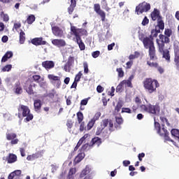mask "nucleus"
I'll return each mask as SVG.
<instances>
[{"label": "nucleus", "instance_id": "14", "mask_svg": "<svg viewBox=\"0 0 179 179\" xmlns=\"http://www.w3.org/2000/svg\"><path fill=\"white\" fill-rule=\"evenodd\" d=\"M162 131L163 132L159 134L160 136H164L165 141H169V142H172V143L175 146H177V145L176 144V142H174V141H173L171 138H170V137H169V131H167V129H166L164 127H162Z\"/></svg>", "mask_w": 179, "mask_h": 179}, {"label": "nucleus", "instance_id": "10", "mask_svg": "<svg viewBox=\"0 0 179 179\" xmlns=\"http://www.w3.org/2000/svg\"><path fill=\"white\" fill-rule=\"evenodd\" d=\"M37 86L34 83L31 81H27L24 86V90H26L28 94H34V90Z\"/></svg>", "mask_w": 179, "mask_h": 179}, {"label": "nucleus", "instance_id": "21", "mask_svg": "<svg viewBox=\"0 0 179 179\" xmlns=\"http://www.w3.org/2000/svg\"><path fill=\"white\" fill-rule=\"evenodd\" d=\"M20 174H22L21 170H15L9 174L8 179L19 178Z\"/></svg>", "mask_w": 179, "mask_h": 179}, {"label": "nucleus", "instance_id": "27", "mask_svg": "<svg viewBox=\"0 0 179 179\" xmlns=\"http://www.w3.org/2000/svg\"><path fill=\"white\" fill-rule=\"evenodd\" d=\"M83 159H85V153L81 152L79 153L75 158L74 159V163L76 164H78V163H80L81 161L83 160Z\"/></svg>", "mask_w": 179, "mask_h": 179}, {"label": "nucleus", "instance_id": "15", "mask_svg": "<svg viewBox=\"0 0 179 179\" xmlns=\"http://www.w3.org/2000/svg\"><path fill=\"white\" fill-rule=\"evenodd\" d=\"M52 44L56 45V47H65L66 42L64 39H53L52 40Z\"/></svg>", "mask_w": 179, "mask_h": 179}, {"label": "nucleus", "instance_id": "49", "mask_svg": "<svg viewBox=\"0 0 179 179\" xmlns=\"http://www.w3.org/2000/svg\"><path fill=\"white\" fill-rule=\"evenodd\" d=\"M83 74L82 73V71H80L75 77L74 81L75 82H79L80 80V78H82V76Z\"/></svg>", "mask_w": 179, "mask_h": 179}, {"label": "nucleus", "instance_id": "1", "mask_svg": "<svg viewBox=\"0 0 179 179\" xmlns=\"http://www.w3.org/2000/svg\"><path fill=\"white\" fill-rule=\"evenodd\" d=\"M101 128L97 129L96 135H101L103 138H108L109 135L114 131V123L111 120L105 119L101 122Z\"/></svg>", "mask_w": 179, "mask_h": 179}, {"label": "nucleus", "instance_id": "30", "mask_svg": "<svg viewBox=\"0 0 179 179\" xmlns=\"http://www.w3.org/2000/svg\"><path fill=\"white\" fill-rule=\"evenodd\" d=\"M26 34L24 31H22L20 32V44H24V41H26Z\"/></svg>", "mask_w": 179, "mask_h": 179}, {"label": "nucleus", "instance_id": "52", "mask_svg": "<svg viewBox=\"0 0 179 179\" xmlns=\"http://www.w3.org/2000/svg\"><path fill=\"white\" fill-rule=\"evenodd\" d=\"M172 34H173V31H171V29H166L164 31V34L167 37H170Z\"/></svg>", "mask_w": 179, "mask_h": 179}, {"label": "nucleus", "instance_id": "16", "mask_svg": "<svg viewBox=\"0 0 179 179\" xmlns=\"http://www.w3.org/2000/svg\"><path fill=\"white\" fill-rule=\"evenodd\" d=\"M174 51H175V59L176 65L179 66V43H176L174 45Z\"/></svg>", "mask_w": 179, "mask_h": 179}, {"label": "nucleus", "instance_id": "56", "mask_svg": "<svg viewBox=\"0 0 179 179\" xmlns=\"http://www.w3.org/2000/svg\"><path fill=\"white\" fill-rule=\"evenodd\" d=\"M122 113H127L128 114H131L132 110L129 108H122Z\"/></svg>", "mask_w": 179, "mask_h": 179}, {"label": "nucleus", "instance_id": "35", "mask_svg": "<svg viewBox=\"0 0 179 179\" xmlns=\"http://www.w3.org/2000/svg\"><path fill=\"white\" fill-rule=\"evenodd\" d=\"M169 37V36H166L163 34L159 35V38H160L161 41L166 43H170V38Z\"/></svg>", "mask_w": 179, "mask_h": 179}, {"label": "nucleus", "instance_id": "55", "mask_svg": "<svg viewBox=\"0 0 179 179\" xmlns=\"http://www.w3.org/2000/svg\"><path fill=\"white\" fill-rule=\"evenodd\" d=\"M94 10L96 11V13L100 12L101 10V9L100 8V4L99 3L94 4Z\"/></svg>", "mask_w": 179, "mask_h": 179}, {"label": "nucleus", "instance_id": "39", "mask_svg": "<svg viewBox=\"0 0 179 179\" xmlns=\"http://www.w3.org/2000/svg\"><path fill=\"white\" fill-rule=\"evenodd\" d=\"M32 78L34 82H36V83H38L41 80H43V77H41L39 75H34Z\"/></svg>", "mask_w": 179, "mask_h": 179}, {"label": "nucleus", "instance_id": "26", "mask_svg": "<svg viewBox=\"0 0 179 179\" xmlns=\"http://www.w3.org/2000/svg\"><path fill=\"white\" fill-rule=\"evenodd\" d=\"M17 160V157L14 154H9L8 157H7V162L8 164L15 163Z\"/></svg>", "mask_w": 179, "mask_h": 179}, {"label": "nucleus", "instance_id": "61", "mask_svg": "<svg viewBox=\"0 0 179 179\" xmlns=\"http://www.w3.org/2000/svg\"><path fill=\"white\" fill-rule=\"evenodd\" d=\"M85 129H86V126L85 125V122H81L80 126V131L81 132H83V131Z\"/></svg>", "mask_w": 179, "mask_h": 179}, {"label": "nucleus", "instance_id": "4", "mask_svg": "<svg viewBox=\"0 0 179 179\" xmlns=\"http://www.w3.org/2000/svg\"><path fill=\"white\" fill-rule=\"evenodd\" d=\"M146 101L147 105L143 104L140 106V108L142 111H145V113H149V114H152L153 115H156L157 113L160 111V109L157 106H153L149 103L148 99H144Z\"/></svg>", "mask_w": 179, "mask_h": 179}, {"label": "nucleus", "instance_id": "25", "mask_svg": "<svg viewBox=\"0 0 179 179\" xmlns=\"http://www.w3.org/2000/svg\"><path fill=\"white\" fill-rule=\"evenodd\" d=\"M13 57V52L12 51L7 52L1 59V62H6L8 59Z\"/></svg>", "mask_w": 179, "mask_h": 179}, {"label": "nucleus", "instance_id": "7", "mask_svg": "<svg viewBox=\"0 0 179 179\" xmlns=\"http://www.w3.org/2000/svg\"><path fill=\"white\" fill-rule=\"evenodd\" d=\"M150 10V3L143 1L136 7V13L141 15L145 12Z\"/></svg>", "mask_w": 179, "mask_h": 179}, {"label": "nucleus", "instance_id": "20", "mask_svg": "<svg viewBox=\"0 0 179 179\" xmlns=\"http://www.w3.org/2000/svg\"><path fill=\"white\" fill-rule=\"evenodd\" d=\"M89 138H90V135L89 134H85L83 136V137H82L79 141L78 142L76 146L74 148V150H78V149L79 148V147L80 146V145H82V143H83V142H85V141H86V139H89Z\"/></svg>", "mask_w": 179, "mask_h": 179}, {"label": "nucleus", "instance_id": "29", "mask_svg": "<svg viewBox=\"0 0 179 179\" xmlns=\"http://www.w3.org/2000/svg\"><path fill=\"white\" fill-rule=\"evenodd\" d=\"M16 136L17 135L15 133L7 132L6 134L7 141H12L13 139H16Z\"/></svg>", "mask_w": 179, "mask_h": 179}, {"label": "nucleus", "instance_id": "50", "mask_svg": "<svg viewBox=\"0 0 179 179\" xmlns=\"http://www.w3.org/2000/svg\"><path fill=\"white\" fill-rule=\"evenodd\" d=\"M101 116V113L100 112H97L96 113H95V115H94L92 120H93L96 122V121H97Z\"/></svg>", "mask_w": 179, "mask_h": 179}, {"label": "nucleus", "instance_id": "38", "mask_svg": "<svg viewBox=\"0 0 179 179\" xmlns=\"http://www.w3.org/2000/svg\"><path fill=\"white\" fill-rule=\"evenodd\" d=\"M155 129L157 132V134H159V135H160V134H162V128L160 127V123L157 122H155Z\"/></svg>", "mask_w": 179, "mask_h": 179}, {"label": "nucleus", "instance_id": "57", "mask_svg": "<svg viewBox=\"0 0 179 179\" xmlns=\"http://www.w3.org/2000/svg\"><path fill=\"white\" fill-rule=\"evenodd\" d=\"M142 25L143 26H146V24H149V19H148V17H145L142 21Z\"/></svg>", "mask_w": 179, "mask_h": 179}, {"label": "nucleus", "instance_id": "40", "mask_svg": "<svg viewBox=\"0 0 179 179\" xmlns=\"http://www.w3.org/2000/svg\"><path fill=\"white\" fill-rule=\"evenodd\" d=\"M94 124H96V122L94 120L91 119V120L87 124V129H88V131H90V129H92V128H93V127L94 126Z\"/></svg>", "mask_w": 179, "mask_h": 179}, {"label": "nucleus", "instance_id": "41", "mask_svg": "<svg viewBox=\"0 0 179 179\" xmlns=\"http://www.w3.org/2000/svg\"><path fill=\"white\" fill-rule=\"evenodd\" d=\"M157 43L158 44L159 50L160 52H162L163 48L164 47V43L162 41L157 40Z\"/></svg>", "mask_w": 179, "mask_h": 179}, {"label": "nucleus", "instance_id": "31", "mask_svg": "<svg viewBox=\"0 0 179 179\" xmlns=\"http://www.w3.org/2000/svg\"><path fill=\"white\" fill-rule=\"evenodd\" d=\"M38 157H40V153L37 152V153L33 154L31 155H29L27 157V160H28V161H33V160H34L36 159H38Z\"/></svg>", "mask_w": 179, "mask_h": 179}, {"label": "nucleus", "instance_id": "36", "mask_svg": "<svg viewBox=\"0 0 179 179\" xmlns=\"http://www.w3.org/2000/svg\"><path fill=\"white\" fill-rule=\"evenodd\" d=\"M141 55V53H139V52H134V54L133 55H130L129 56V59H130V61H132V59H136V58H139Z\"/></svg>", "mask_w": 179, "mask_h": 179}, {"label": "nucleus", "instance_id": "47", "mask_svg": "<svg viewBox=\"0 0 179 179\" xmlns=\"http://www.w3.org/2000/svg\"><path fill=\"white\" fill-rule=\"evenodd\" d=\"M119 78H124V71L121 68L116 69Z\"/></svg>", "mask_w": 179, "mask_h": 179}, {"label": "nucleus", "instance_id": "63", "mask_svg": "<svg viewBox=\"0 0 179 179\" xmlns=\"http://www.w3.org/2000/svg\"><path fill=\"white\" fill-rule=\"evenodd\" d=\"M66 125L68 127V128H72L73 125V123L72 122V120H67V123H66Z\"/></svg>", "mask_w": 179, "mask_h": 179}, {"label": "nucleus", "instance_id": "18", "mask_svg": "<svg viewBox=\"0 0 179 179\" xmlns=\"http://www.w3.org/2000/svg\"><path fill=\"white\" fill-rule=\"evenodd\" d=\"M42 66L48 71V69H52L55 66V63L53 61H45L42 62Z\"/></svg>", "mask_w": 179, "mask_h": 179}, {"label": "nucleus", "instance_id": "37", "mask_svg": "<svg viewBox=\"0 0 179 179\" xmlns=\"http://www.w3.org/2000/svg\"><path fill=\"white\" fill-rule=\"evenodd\" d=\"M160 120L162 122V128H164V125H167V127H170V123L169 122V120L166 117H161Z\"/></svg>", "mask_w": 179, "mask_h": 179}, {"label": "nucleus", "instance_id": "53", "mask_svg": "<svg viewBox=\"0 0 179 179\" xmlns=\"http://www.w3.org/2000/svg\"><path fill=\"white\" fill-rule=\"evenodd\" d=\"M84 66V73H89V65L87 64V62H85L83 63Z\"/></svg>", "mask_w": 179, "mask_h": 179}, {"label": "nucleus", "instance_id": "42", "mask_svg": "<svg viewBox=\"0 0 179 179\" xmlns=\"http://www.w3.org/2000/svg\"><path fill=\"white\" fill-rule=\"evenodd\" d=\"M122 85H125L126 86H127V87H132V83L129 80H124L122 82Z\"/></svg>", "mask_w": 179, "mask_h": 179}, {"label": "nucleus", "instance_id": "6", "mask_svg": "<svg viewBox=\"0 0 179 179\" xmlns=\"http://www.w3.org/2000/svg\"><path fill=\"white\" fill-rule=\"evenodd\" d=\"M99 145H101V139L99 137H95L92 139L90 143H85L84 145L82 147V150H89L93 148V146H98Z\"/></svg>", "mask_w": 179, "mask_h": 179}, {"label": "nucleus", "instance_id": "5", "mask_svg": "<svg viewBox=\"0 0 179 179\" xmlns=\"http://www.w3.org/2000/svg\"><path fill=\"white\" fill-rule=\"evenodd\" d=\"M19 111H22L23 117H27L24 119L25 122H29L33 120V115L30 113V109L27 106L20 105Z\"/></svg>", "mask_w": 179, "mask_h": 179}, {"label": "nucleus", "instance_id": "19", "mask_svg": "<svg viewBox=\"0 0 179 179\" xmlns=\"http://www.w3.org/2000/svg\"><path fill=\"white\" fill-rule=\"evenodd\" d=\"M151 17L152 20H159V19H162V16H160V11L159 10L155 8L154 11L151 13Z\"/></svg>", "mask_w": 179, "mask_h": 179}, {"label": "nucleus", "instance_id": "64", "mask_svg": "<svg viewBox=\"0 0 179 179\" xmlns=\"http://www.w3.org/2000/svg\"><path fill=\"white\" fill-rule=\"evenodd\" d=\"M8 40H9V38L8 37V36H3L1 38L2 43H8Z\"/></svg>", "mask_w": 179, "mask_h": 179}, {"label": "nucleus", "instance_id": "45", "mask_svg": "<svg viewBox=\"0 0 179 179\" xmlns=\"http://www.w3.org/2000/svg\"><path fill=\"white\" fill-rule=\"evenodd\" d=\"M96 13L99 15V16H101L102 22H104L106 20V13H104V11L101 10Z\"/></svg>", "mask_w": 179, "mask_h": 179}, {"label": "nucleus", "instance_id": "34", "mask_svg": "<svg viewBox=\"0 0 179 179\" xmlns=\"http://www.w3.org/2000/svg\"><path fill=\"white\" fill-rule=\"evenodd\" d=\"M163 58H164L167 62H170V52L168 50H164Z\"/></svg>", "mask_w": 179, "mask_h": 179}, {"label": "nucleus", "instance_id": "11", "mask_svg": "<svg viewBox=\"0 0 179 179\" xmlns=\"http://www.w3.org/2000/svg\"><path fill=\"white\" fill-rule=\"evenodd\" d=\"M90 171H92V169L89 166H87L80 174V178H83L85 177L83 179H92L93 177L92 176Z\"/></svg>", "mask_w": 179, "mask_h": 179}, {"label": "nucleus", "instance_id": "3", "mask_svg": "<svg viewBox=\"0 0 179 179\" xmlns=\"http://www.w3.org/2000/svg\"><path fill=\"white\" fill-rule=\"evenodd\" d=\"M143 86L145 90H148V93H153L156 92V89L160 86L159 82L153 78H146L143 81Z\"/></svg>", "mask_w": 179, "mask_h": 179}, {"label": "nucleus", "instance_id": "43", "mask_svg": "<svg viewBox=\"0 0 179 179\" xmlns=\"http://www.w3.org/2000/svg\"><path fill=\"white\" fill-rule=\"evenodd\" d=\"M122 108V101H119L117 103V106H116L115 110V111H117L118 113L121 110Z\"/></svg>", "mask_w": 179, "mask_h": 179}, {"label": "nucleus", "instance_id": "12", "mask_svg": "<svg viewBox=\"0 0 179 179\" xmlns=\"http://www.w3.org/2000/svg\"><path fill=\"white\" fill-rule=\"evenodd\" d=\"M52 31L56 37H62L64 36V31L58 27H52Z\"/></svg>", "mask_w": 179, "mask_h": 179}, {"label": "nucleus", "instance_id": "2", "mask_svg": "<svg viewBox=\"0 0 179 179\" xmlns=\"http://www.w3.org/2000/svg\"><path fill=\"white\" fill-rule=\"evenodd\" d=\"M143 43L144 48L147 50L149 49V55L150 59L155 61L157 58L156 57V49L155 48V43H153V38L145 37L143 39Z\"/></svg>", "mask_w": 179, "mask_h": 179}, {"label": "nucleus", "instance_id": "32", "mask_svg": "<svg viewBox=\"0 0 179 179\" xmlns=\"http://www.w3.org/2000/svg\"><path fill=\"white\" fill-rule=\"evenodd\" d=\"M160 30H164V22L162 18H159L157 20V27Z\"/></svg>", "mask_w": 179, "mask_h": 179}, {"label": "nucleus", "instance_id": "51", "mask_svg": "<svg viewBox=\"0 0 179 179\" xmlns=\"http://www.w3.org/2000/svg\"><path fill=\"white\" fill-rule=\"evenodd\" d=\"M10 69H12V66L10 64H8L2 69V71L3 72H9Z\"/></svg>", "mask_w": 179, "mask_h": 179}, {"label": "nucleus", "instance_id": "54", "mask_svg": "<svg viewBox=\"0 0 179 179\" xmlns=\"http://www.w3.org/2000/svg\"><path fill=\"white\" fill-rule=\"evenodd\" d=\"M1 17H3L4 22L9 21V15L7 14H3V12H1Z\"/></svg>", "mask_w": 179, "mask_h": 179}, {"label": "nucleus", "instance_id": "62", "mask_svg": "<svg viewBox=\"0 0 179 179\" xmlns=\"http://www.w3.org/2000/svg\"><path fill=\"white\" fill-rule=\"evenodd\" d=\"M101 5H102V8H103V9H106L107 6H108L107 1H106V0H102V1H101Z\"/></svg>", "mask_w": 179, "mask_h": 179}, {"label": "nucleus", "instance_id": "17", "mask_svg": "<svg viewBox=\"0 0 179 179\" xmlns=\"http://www.w3.org/2000/svg\"><path fill=\"white\" fill-rule=\"evenodd\" d=\"M75 62L73 57H70L69 58L68 62L64 65V70L65 72H71V66H72V64Z\"/></svg>", "mask_w": 179, "mask_h": 179}, {"label": "nucleus", "instance_id": "22", "mask_svg": "<svg viewBox=\"0 0 179 179\" xmlns=\"http://www.w3.org/2000/svg\"><path fill=\"white\" fill-rule=\"evenodd\" d=\"M76 40L80 51H84V50L86 48V46L85 45V43H83V41H82V38L80 36H77V38H76Z\"/></svg>", "mask_w": 179, "mask_h": 179}, {"label": "nucleus", "instance_id": "48", "mask_svg": "<svg viewBox=\"0 0 179 179\" xmlns=\"http://www.w3.org/2000/svg\"><path fill=\"white\" fill-rule=\"evenodd\" d=\"M38 83L40 87H42L43 89L47 86V83L44 80V78L43 80H41Z\"/></svg>", "mask_w": 179, "mask_h": 179}, {"label": "nucleus", "instance_id": "23", "mask_svg": "<svg viewBox=\"0 0 179 179\" xmlns=\"http://www.w3.org/2000/svg\"><path fill=\"white\" fill-rule=\"evenodd\" d=\"M13 90L16 94H21V93L23 92V90L22 89V86H20V83H15Z\"/></svg>", "mask_w": 179, "mask_h": 179}, {"label": "nucleus", "instance_id": "28", "mask_svg": "<svg viewBox=\"0 0 179 179\" xmlns=\"http://www.w3.org/2000/svg\"><path fill=\"white\" fill-rule=\"evenodd\" d=\"M34 106L35 111H39V110L41 108V100L40 99L34 100Z\"/></svg>", "mask_w": 179, "mask_h": 179}, {"label": "nucleus", "instance_id": "60", "mask_svg": "<svg viewBox=\"0 0 179 179\" xmlns=\"http://www.w3.org/2000/svg\"><path fill=\"white\" fill-rule=\"evenodd\" d=\"M22 27V24L20 22L14 23L13 29L17 30V29H20Z\"/></svg>", "mask_w": 179, "mask_h": 179}, {"label": "nucleus", "instance_id": "8", "mask_svg": "<svg viewBox=\"0 0 179 179\" xmlns=\"http://www.w3.org/2000/svg\"><path fill=\"white\" fill-rule=\"evenodd\" d=\"M48 78L50 80V83L54 85L57 89H59L61 87V77L56 76L54 74H49Z\"/></svg>", "mask_w": 179, "mask_h": 179}, {"label": "nucleus", "instance_id": "44", "mask_svg": "<svg viewBox=\"0 0 179 179\" xmlns=\"http://www.w3.org/2000/svg\"><path fill=\"white\" fill-rule=\"evenodd\" d=\"M115 121L118 125H121L124 122V120H122L121 116H116Z\"/></svg>", "mask_w": 179, "mask_h": 179}, {"label": "nucleus", "instance_id": "46", "mask_svg": "<svg viewBox=\"0 0 179 179\" xmlns=\"http://www.w3.org/2000/svg\"><path fill=\"white\" fill-rule=\"evenodd\" d=\"M77 117H78V123L80 124V122L83 121V113H82V112H78L77 113Z\"/></svg>", "mask_w": 179, "mask_h": 179}, {"label": "nucleus", "instance_id": "13", "mask_svg": "<svg viewBox=\"0 0 179 179\" xmlns=\"http://www.w3.org/2000/svg\"><path fill=\"white\" fill-rule=\"evenodd\" d=\"M31 44L34 45H45L47 41H43V38H35L31 41Z\"/></svg>", "mask_w": 179, "mask_h": 179}, {"label": "nucleus", "instance_id": "59", "mask_svg": "<svg viewBox=\"0 0 179 179\" xmlns=\"http://www.w3.org/2000/svg\"><path fill=\"white\" fill-rule=\"evenodd\" d=\"M147 64L149 66H151V68H157V63L148 62Z\"/></svg>", "mask_w": 179, "mask_h": 179}, {"label": "nucleus", "instance_id": "33", "mask_svg": "<svg viewBox=\"0 0 179 179\" xmlns=\"http://www.w3.org/2000/svg\"><path fill=\"white\" fill-rule=\"evenodd\" d=\"M36 21V17L34 15H30L27 18V22L28 24H33L34 22Z\"/></svg>", "mask_w": 179, "mask_h": 179}, {"label": "nucleus", "instance_id": "24", "mask_svg": "<svg viewBox=\"0 0 179 179\" xmlns=\"http://www.w3.org/2000/svg\"><path fill=\"white\" fill-rule=\"evenodd\" d=\"M75 8H76V0H71V5L68 8V12L69 15H72Z\"/></svg>", "mask_w": 179, "mask_h": 179}, {"label": "nucleus", "instance_id": "58", "mask_svg": "<svg viewBox=\"0 0 179 179\" xmlns=\"http://www.w3.org/2000/svg\"><path fill=\"white\" fill-rule=\"evenodd\" d=\"M92 55L93 58H97V57H99V55H100V51L96 50L95 52H93L92 53Z\"/></svg>", "mask_w": 179, "mask_h": 179}, {"label": "nucleus", "instance_id": "9", "mask_svg": "<svg viewBox=\"0 0 179 179\" xmlns=\"http://www.w3.org/2000/svg\"><path fill=\"white\" fill-rule=\"evenodd\" d=\"M71 31L76 38L80 37V36H87V31L83 29H77L76 27L71 26Z\"/></svg>", "mask_w": 179, "mask_h": 179}]
</instances>
